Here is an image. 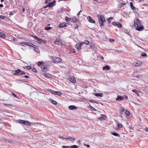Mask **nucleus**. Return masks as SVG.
Returning a JSON list of instances; mask_svg holds the SVG:
<instances>
[{
    "mask_svg": "<svg viewBox=\"0 0 148 148\" xmlns=\"http://www.w3.org/2000/svg\"><path fill=\"white\" fill-rule=\"evenodd\" d=\"M134 22V25L137 30L140 31L144 29L143 26L141 25L140 21L138 19L135 18Z\"/></svg>",
    "mask_w": 148,
    "mask_h": 148,
    "instance_id": "nucleus-1",
    "label": "nucleus"
},
{
    "mask_svg": "<svg viewBox=\"0 0 148 148\" xmlns=\"http://www.w3.org/2000/svg\"><path fill=\"white\" fill-rule=\"evenodd\" d=\"M97 17L99 18V21L100 26L103 25V23L105 22V19L104 16L103 15L99 14L97 15Z\"/></svg>",
    "mask_w": 148,
    "mask_h": 148,
    "instance_id": "nucleus-2",
    "label": "nucleus"
},
{
    "mask_svg": "<svg viewBox=\"0 0 148 148\" xmlns=\"http://www.w3.org/2000/svg\"><path fill=\"white\" fill-rule=\"evenodd\" d=\"M18 122L24 125H31V123L29 122L28 121H26L21 119H19L18 120Z\"/></svg>",
    "mask_w": 148,
    "mask_h": 148,
    "instance_id": "nucleus-3",
    "label": "nucleus"
},
{
    "mask_svg": "<svg viewBox=\"0 0 148 148\" xmlns=\"http://www.w3.org/2000/svg\"><path fill=\"white\" fill-rule=\"evenodd\" d=\"M38 94L36 92H33L30 93V97L32 99L34 100L36 99L38 95Z\"/></svg>",
    "mask_w": 148,
    "mask_h": 148,
    "instance_id": "nucleus-4",
    "label": "nucleus"
},
{
    "mask_svg": "<svg viewBox=\"0 0 148 148\" xmlns=\"http://www.w3.org/2000/svg\"><path fill=\"white\" fill-rule=\"evenodd\" d=\"M52 59L54 62L56 63H60L61 61V59L58 57H52Z\"/></svg>",
    "mask_w": 148,
    "mask_h": 148,
    "instance_id": "nucleus-5",
    "label": "nucleus"
},
{
    "mask_svg": "<svg viewBox=\"0 0 148 148\" xmlns=\"http://www.w3.org/2000/svg\"><path fill=\"white\" fill-rule=\"evenodd\" d=\"M31 36L34 38L35 40H37V42L38 43L40 44L42 43V40L40 38L37 37L36 36H34L33 35H32Z\"/></svg>",
    "mask_w": 148,
    "mask_h": 148,
    "instance_id": "nucleus-6",
    "label": "nucleus"
},
{
    "mask_svg": "<svg viewBox=\"0 0 148 148\" xmlns=\"http://www.w3.org/2000/svg\"><path fill=\"white\" fill-rule=\"evenodd\" d=\"M142 64V62L140 61L138 62H134L133 63V65L136 67L140 66Z\"/></svg>",
    "mask_w": 148,
    "mask_h": 148,
    "instance_id": "nucleus-7",
    "label": "nucleus"
},
{
    "mask_svg": "<svg viewBox=\"0 0 148 148\" xmlns=\"http://www.w3.org/2000/svg\"><path fill=\"white\" fill-rule=\"evenodd\" d=\"M56 3V1H53L52 2L50 3L49 4H47L45 7H44V8H45L48 7H51L55 5V3Z\"/></svg>",
    "mask_w": 148,
    "mask_h": 148,
    "instance_id": "nucleus-8",
    "label": "nucleus"
},
{
    "mask_svg": "<svg viewBox=\"0 0 148 148\" xmlns=\"http://www.w3.org/2000/svg\"><path fill=\"white\" fill-rule=\"evenodd\" d=\"M106 118V116L104 114H101V116L98 117L97 119L100 121H102V120H105Z\"/></svg>",
    "mask_w": 148,
    "mask_h": 148,
    "instance_id": "nucleus-9",
    "label": "nucleus"
},
{
    "mask_svg": "<svg viewBox=\"0 0 148 148\" xmlns=\"http://www.w3.org/2000/svg\"><path fill=\"white\" fill-rule=\"evenodd\" d=\"M83 44L82 42H81L79 44H77L75 45V47L78 50H79L81 49V47L82 46Z\"/></svg>",
    "mask_w": 148,
    "mask_h": 148,
    "instance_id": "nucleus-10",
    "label": "nucleus"
},
{
    "mask_svg": "<svg viewBox=\"0 0 148 148\" xmlns=\"http://www.w3.org/2000/svg\"><path fill=\"white\" fill-rule=\"evenodd\" d=\"M61 40L60 39H57L54 42L55 44L60 45L61 43Z\"/></svg>",
    "mask_w": 148,
    "mask_h": 148,
    "instance_id": "nucleus-11",
    "label": "nucleus"
},
{
    "mask_svg": "<svg viewBox=\"0 0 148 148\" xmlns=\"http://www.w3.org/2000/svg\"><path fill=\"white\" fill-rule=\"evenodd\" d=\"M14 72L13 74L16 75H20V73L21 72V70L18 69L17 70L13 71Z\"/></svg>",
    "mask_w": 148,
    "mask_h": 148,
    "instance_id": "nucleus-12",
    "label": "nucleus"
},
{
    "mask_svg": "<svg viewBox=\"0 0 148 148\" xmlns=\"http://www.w3.org/2000/svg\"><path fill=\"white\" fill-rule=\"evenodd\" d=\"M87 19L88 21L90 23H95V21L92 19L90 16H88L87 17Z\"/></svg>",
    "mask_w": 148,
    "mask_h": 148,
    "instance_id": "nucleus-13",
    "label": "nucleus"
},
{
    "mask_svg": "<svg viewBox=\"0 0 148 148\" xmlns=\"http://www.w3.org/2000/svg\"><path fill=\"white\" fill-rule=\"evenodd\" d=\"M70 82L73 83H75L76 82L75 78L73 77H71L70 79Z\"/></svg>",
    "mask_w": 148,
    "mask_h": 148,
    "instance_id": "nucleus-14",
    "label": "nucleus"
},
{
    "mask_svg": "<svg viewBox=\"0 0 148 148\" xmlns=\"http://www.w3.org/2000/svg\"><path fill=\"white\" fill-rule=\"evenodd\" d=\"M66 26V23H61L60 24L59 26V27L60 28H62Z\"/></svg>",
    "mask_w": 148,
    "mask_h": 148,
    "instance_id": "nucleus-15",
    "label": "nucleus"
},
{
    "mask_svg": "<svg viewBox=\"0 0 148 148\" xmlns=\"http://www.w3.org/2000/svg\"><path fill=\"white\" fill-rule=\"evenodd\" d=\"M69 108L71 110L77 109V107L75 106H69Z\"/></svg>",
    "mask_w": 148,
    "mask_h": 148,
    "instance_id": "nucleus-16",
    "label": "nucleus"
},
{
    "mask_svg": "<svg viewBox=\"0 0 148 148\" xmlns=\"http://www.w3.org/2000/svg\"><path fill=\"white\" fill-rule=\"evenodd\" d=\"M70 21L71 22L75 23L77 21V18H72L70 19Z\"/></svg>",
    "mask_w": 148,
    "mask_h": 148,
    "instance_id": "nucleus-17",
    "label": "nucleus"
},
{
    "mask_svg": "<svg viewBox=\"0 0 148 148\" xmlns=\"http://www.w3.org/2000/svg\"><path fill=\"white\" fill-rule=\"evenodd\" d=\"M123 99V98L121 96H118L116 100L118 101H121Z\"/></svg>",
    "mask_w": 148,
    "mask_h": 148,
    "instance_id": "nucleus-18",
    "label": "nucleus"
},
{
    "mask_svg": "<svg viewBox=\"0 0 148 148\" xmlns=\"http://www.w3.org/2000/svg\"><path fill=\"white\" fill-rule=\"evenodd\" d=\"M20 43L22 45H25L27 46H29V45H30V42H20Z\"/></svg>",
    "mask_w": 148,
    "mask_h": 148,
    "instance_id": "nucleus-19",
    "label": "nucleus"
},
{
    "mask_svg": "<svg viewBox=\"0 0 148 148\" xmlns=\"http://www.w3.org/2000/svg\"><path fill=\"white\" fill-rule=\"evenodd\" d=\"M110 69V66L108 65L106 66H105L103 67V69H102L103 70H108L109 69Z\"/></svg>",
    "mask_w": 148,
    "mask_h": 148,
    "instance_id": "nucleus-20",
    "label": "nucleus"
},
{
    "mask_svg": "<svg viewBox=\"0 0 148 148\" xmlns=\"http://www.w3.org/2000/svg\"><path fill=\"white\" fill-rule=\"evenodd\" d=\"M95 95L96 97H102L103 94L102 93H96L95 94Z\"/></svg>",
    "mask_w": 148,
    "mask_h": 148,
    "instance_id": "nucleus-21",
    "label": "nucleus"
},
{
    "mask_svg": "<svg viewBox=\"0 0 148 148\" xmlns=\"http://www.w3.org/2000/svg\"><path fill=\"white\" fill-rule=\"evenodd\" d=\"M54 95H56L59 96H61L62 95V93L60 92V91H55V93Z\"/></svg>",
    "mask_w": 148,
    "mask_h": 148,
    "instance_id": "nucleus-22",
    "label": "nucleus"
},
{
    "mask_svg": "<svg viewBox=\"0 0 148 148\" xmlns=\"http://www.w3.org/2000/svg\"><path fill=\"white\" fill-rule=\"evenodd\" d=\"M29 45H29V46H32L35 49H37V48L38 47L37 46H36V45H34V44H33L32 43H30V42Z\"/></svg>",
    "mask_w": 148,
    "mask_h": 148,
    "instance_id": "nucleus-23",
    "label": "nucleus"
},
{
    "mask_svg": "<svg viewBox=\"0 0 148 148\" xmlns=\"http://www.w3.org/2000/svg\"><path fill=\"white\" fill-rule=\"evenodd\" d=\"M41 68H42V71L45 72H46L47 71L48 69L47 68H46V67H43V68L41 67Z\"/></svg>",
    "mask_w": 148,
    "mask_h": 148,
    "instance_id": "nucleus-24",
    "label": "nucleus"
},
{
    "mask_svg": "<svg viewBox=\"0 0 148 148\" xmlns=\"http://www.w3.org/2000/svg\"><path fill=\"white\" fill-rule=\"evenodd\" d=\"M49 100L53 104L55 105L57 104V102L56 101L53 100V99H49Z\"/></svg>",
    "mask_w": 148,
    "mask_h": 148,
    "instance_id": "nucleus-25",
    "label": "nucleus"
},
{
    "mask_svg": "<svg viewBox=\"0 0 148 148\" xmlns=\"http://www.w3.org/2000/svg\"><path fill=\"white\" fill-rule=\"evenodd\" d=\"M44 75L47 78H49L51 77V75L49 73H47Z\"/></svg>",
    "mask_w": 148,
    "mask_h": 148,
    "instance_id": "nucleus-26",
    "label": "nucleus"
},
{
    "mask_svg": "<svg viewBox=\"0 0 148 148\" xmlns=\"http://www.w3.org/2000/svg\"><path fill=\"white\" fill-rule=\"evenodd\" d=\"M125 4L124 3H121L120 4H119L118 5V7L119 8H121L124 6Z\"/></svg>",
    "mask_w": 148,
    "mask_h": 148,
    "instance_id": "nucleus-27",
    "label": "nucleus"
},
{
    "mask_svg": "<svg viewBox=\"0 0 148 148\" xmlns=\"http://www.w3.org/2000/svg\"><path fill=\"white\" fill-rule=\"evenodd\" d=\"M65 139L68 140H75V139L74 137H70V138H65Z\"/></svg>",
    "mask_w": 148,
    "mask_h": 148,
    "instance_id": "nucleus-28",
    "label": "nucleus"
},
{
    "mask_svg": "<svg viewBox=\"0 0 148 148\" xmlns=\"http://www.w3.org/2000/svg\"><path fill=\"white\" fill-rule=\"evenodd\" d=\"M112 134L115 136H117V137H120V135H119L116 133V132H112L111 133Z\"/></svg>",
    "mask_w": 148,
    "mask_h": 148,
    "instance_id": "nucleus-29",
    "label": "nucleus"
},
{
    "mask_svg": "<svg viewBox=\"0 0 148 148\" xmlns=\"http://www.w3.org/2000/svg\"><path fill=\"white\" fill-rule=\"evenodd\" d=\"M130 4L131 8L132 9H133V10H135L136 9L135 7L133 6V4L132 2H130Z\"/></svg>",
    "mask_w": 148,
    "mask_h": 148,
    "instance_id": "nucleus-30",
    "label": "nucleus"
},
{
    "mask_svg": "<svg viewBox=\"0 0 148 148\" xmlns=\"http://www.w3.org/2000/svg\"><path fill=\"white\" fill-rule=\"evenodd\" d=\"M82 44H85L87 45H89L90 44V42L89 41L87 40H86L84 41V42H82Z\"/></svg>",
    "mask_w": 148,
    "mask_h": 148,
    "instance_id": "nucleus-31",
    "label": "nucleus"
},
{
    "mask_svg": "<svg viewBox=\"0 0 148 148\" xmlns=\"http://www.w3.org/2000/svg\"><path fill=\"white\" fill-rule=\"evenodd\" d=\"M124 108L122 107L120 108L119 111L120 113H122L124 112Z\"/></svg>",
    "mask_w": 148,
    "mask_h": 148,
    "instance_id": "nucleus-32",
    "label": "nucleus"
},
{
    "mask_svg": "<svg viewBox=\"0 0 148 148\" xmlns=\"http://www.w3.org/2000/svg\"><path fill=\"white\" fill-rule=\"evenodd\" d=\"M0 37L4 38L5 37V35L2 33L0 32Z\"/></svg>",
    "mask_w": 148,
    "mask_h": 148,
    "instance_id": "nucleus-33",
    "label": "nucleus"
},
{
    "mask_svg": "<svg viewBox=\"0 0 148 148\" xmlns=\"http://www.w3.org/2000/svg\"><path fill=\"white\" fill-rule=\"evenodd\" d=\"M49 92L53 94H55V91H54L53 90H51L50 89H49L47 90Z\"/></svg>",
    "mask_w": 148,
    "mask_h": 148,
    "instance_id": "nucleus-34",
    "label": "nucleus"
},
{
    "mask_svg": "<svg viewBox=\"0 0 148 148\" xmlns=\"http://www.w3.org/2000/svg\"><path fill=\"white\" fill-rule=\"evenodd\" d=\"M50 25V24H48L47 26L45 27V29L47 30H49L51 29V27H48Z\"/></svg>",
    "mask_w": 148,
    "mask_h": 148,
    "instance_id": "nucleus-35",
    "label": "nucleus"
},
{
    "mask_svg": "<svg viewBox=\"0 0 148 148\" xmlns=\"http://www.w3.org/2000/svg\"><path fill=\"white\" fill-rule=\"evenodd\" d=\"M125 113L126 115L127 116H129L130 114V112L127 110H125Z\"/></svg>",
    "mask_w": 148,
    "mask_h": 148,
    "instance_id": "nucleus-36",
    "label": "nucleus"
},
{
    "mask_svg": "<svg viewBox=\"0 0 148 148\" xmlns=\"http://www.w3.org/2000/svg\"><path fill=\"white\" fill-rule=\"evenodd\" d=\"M70 19H71V18H69L67 16L65 18V19L66 21L67 22H68L69 21H70Z\"/></svg>",
    "mask_w": 148,
    "mask_h": 148,
    "instance_id": "nucleus-37",
    "label": "nucleus"
},
{
    "mask_svg": "<svg viewBox=\"0 0 148 148\" xmlns=\"http://www.w3.org/2000/svg\"><path fill=\"white\" fill-rule=\"evenodd\" d=\"M113 18L112 17H109L107 19V21L109 23H110L111 22V20L113 19Z\"/></svg>",
    "mask_w": 148,
    "mask_h": 148,
    "instance_id": "nucleus-38",
    "label": "nucleus"
},
{
    "mask_svg": "<svg viewBox=\"0 0 148 148\" xmlns=\"http://www.w3.org/2000/svg\"><path fill=\"white\" fill-rule=\"evenodd\" d=\"M117 126L119 128H120L123 127L122 125L120 123H117Z\"/></svg>",
    "mask_w": 148,
    "mask_h": 148,
    "instance_id": "nucleus-39",
    "label": "nucleus"
},
{
    "mask_svg": "<svg viewBox=\"0 0 148 148\" xmlns=\"http://www.w3.org/2000/svg\"><path fill=\"white\" fill-rule=\"evenodd\" d=\"M26 68L28 70H30L32 68V67L30 66H25Z\"/></svg>",
    "mask_w": 148,
    "mask_h": 148,
    "instance_id": "nucleus-40",
    "label": "nucleus"
},
{
    "mask_svg": "<svg viewBox=\"0 0 148 148\" xmlns=\"http://www.w3.org/2000/svg\"><path fill=\"white\" fill-rule=\"evenodd\" d=\"M12 95H13L15 98H16L17 99H19V98L17 95H16L14 93H12Z\"/></svg>",
    "mask_w": 148,
    "mask_h": 148,
    "instance_id": "nucleus-41",
    "label": "nucleus"
},
{
    "mask_svg": "<svg viewBox=\"0 0 148 148\" xmlns=\"http://www.w3.org/2000/svg\"><path fill=\"white\" fill-rule=\"evenodd\" d=\"M5 16H4L0 15V19H3L5 18Z\"/></svg>",
    "mask_w": 148,
    "mask_h": 148,
    "instance_id": "nucleus-42",
    "label": "nucleus"
},
{
    "mask_svg": "<svg viewBox=\"0 0 148 148\" xmlns=\"http://www.w3.org/2000/svg\"><path fill=\"white\" fill-rule=\"evenodd\" d=\"M116 25L118 27H122L121 24L119 22L117 23Z\"/></svg>",
    "mask_w": 148,
    "mask_h": 148,
    "instance_id": "nucleus-43",
    "label": "nucleus"
},
{
    "mask_svg": "<svg viewBox=\"0 0 148 148\" xmlns=\"http://www.w3.org/2000/svg\"><path fill=\"white\" fill-rule=\"evenodd\" d=\"M4 105L7 107H11L12 106V105L10 104H6V103L4 104Z\"/></svg>",
    "mask_w": 148,
    "mask_h": 148,
    "instance_id": "nucleus-44",
    "label": "nucleus"
},
{
    "mask_svg": "<svg viewBox=\"0 0 148 148\" xmlns=\"http://www.w3.org/2000/svg\"><path fill=\"white\" fill-rule=\"evenodd\" d=\"M42 62H38L37 64L38 66H42Z\"/></svg>",
    "mask_w": 148,
    "mask_h": 148,
    "instance_id": "nucleus-45",
    "label": "nucleus"
},
{
    "mask_svg": "<svg viewBox=\"0 0 148 148\" xmlns=\"http://www.w3.org/2000/svg\"><path fill=\"white\" fill-rule=\"evenodd\" d=\"M25 74H26V73L25 72L21 70V72L20 73V75H25Z\"/></svg>",
    "mask_w": 148,
    "mask_h": 148,
    "instance_id": "nucleus-46",
    "label": "nucleus"
},
{
    "mask_svg": "<svg viewBox=\"0 0 148 148\" xmlns=\"http://www.w3.org/2000/svg\"><path fill=\"white\" fill-rule=\"evenodd\" d=\"M141 56H143L145 57L147 56V54L145 53H141Z\"/></svg>",
    "mask_w": 148,
    "mask_h": 148,
    "instance_id": "nucleus-47",
    "label": "nucleus"
},
{
    "mask_svg": "<svg viewBox=\"0 0 148 148\" xmlns=\"http://www.w3.org/2000/svg\"><path fill=\"white\" fill-rule=\"evenodd\" d=\"M90 108L92 109V110H93V111H96V110L93 107H92V106H90L89 107Z\"/></svg>",
    "mask_w": 148,
    "mask_h": 148,
    "instance_id": "nucleus-48",
    "label": "nucleus"
},
{
    "mask_svg": "<svg viewBox=\"0 0 148 148\" xmlns=\"http://www.w3.org/2000/svg\"><path fill=\"white\" fill-rule=\"evenodd\" d=\"M32 71L36 73L37 72L36 69L34 68L32 69Z\"/></svg>",
    "mask_w": 148,
    "mask_h": 148,
    "instance_id": "nucleus-49",
    "label": "nucleus"
},
{
    "mask_svg": "<svg viewBox=\"0 0 148 148\" xmlns=\"http://www.w3.org/2000/svg\"><path fill=\"white\" fill-rule=\"evenodd\" d=\"M70 147L69 146H62V147L63 148H70Z\"/></svg>",
    "mask_w": 148,
    "mask_h": 148,
    "instance_id": "nucleus-50",
    "label": "nucleus"
},
{
    "mask_svg": "<svg viewBox=\"0 0 148 148\" xmlns=\"http://www.w3.org/2000/svg\"><path fill=\"white\" fill-rule=\"evenodd\" d=\"M82 12V11H80L78 12V13H77V16H79L81 14V13Z\"/></svg>",
    "mask_w": 148,
    "mask_h": 148,
    "instance_id": "nucleus-51",
    "label": "nucleus"
},
{
    "mask_svg": "<svg viewBox=\"0 0 148 148\" xmlns=\"http://www.w3.org/2000/svg\"><path fill=\"white\" fill-rule=\"evenodd\" d=\"M132 90L133 92H134L136 93L138 92L137 90L136 89H133V90Z\"/></svg>",
    "mask_w": 148,
    "mask_h": 148,
    "instance_id": "nucleus-52",
    "label": "nucleus"
},
{
    "mask_svg": "<svg viewBox=\"0 0 148 148\" xmlns=\"http://www.w3.org/2000/svg\"><path fill=\"white\" fill-rule=\"evenodd\" d=\"M72 148H77V146L76 145H73L71 147Z\"/></svg>",
    "mask_w": 148,
    "mask_h": 148,
    "instance_id": "nucleus-53",
    "label": "nucleus"
},
{
    "mask_svg": "<svg viewBox=\"0 0 148 148\" xmlns=\"http://www.w3.org/2000/svg\"><path fill=\"white\" fill-rule=\"evenodd\" d=\"M13 14H14L13 13L11 12H10L9 13V15L10 16H12L13 15Z\"/></svg>",
    "mask_w": 148,
    "mask_h": 148,
    "instance_id": "nucleus-54",
    "label": "nucleus"
},
{
    "mask_svg": "<svg viewBox=\"0 0 148 148\" xmlns=\"http://www.w3.org/2000/svg\"><path fill=\"white\" fill-rule=\"evenodd\" d=\"M116 24L117 23L115 22H114L112 23V24L114 26L116 25Z\"/></svg>",
    "mask_w": 148,
    "mask_h": 148,
    "instance_id": "nucleus-55",
    "label": "nucleus"
},
{
    "mask_svg": "<svg viewBox=\"0 0 148 148\" xmlns=\"http://www.w3.org/2000/svg\"><path fill=\"white\" fill-rule=\"evenodd\" d=\"M24 77L26 78H29V76L26 75L24 76Z\"/></svg>",
    "mask_w": 148,
    "mask_h": 148,
    "instance_id": "nucleus-56",
    "label": "nucleus"
},
{
    "mask_svg": "<svg viewBox=\"0 0 148 148\" xmlns=\"http://www.w3.org/2000/svg\"><path fill=\"white\" fill-rule=\"evenodd\" d=\"M145 130L146 131H147V132H148V128H145Z\"/></svg>",
    "mask_w": 148,
    "mask_h": 148,
    "instance_id": "nucleus-57",
    "label": "nucleus"
},
{
    "mask_svg": "<svg viewBox=\"0 0 148 148\" xmlns=\"http://www.w3.org/2000/svg\"><path fill=\"white\" fill-rule=\"evenodd\" d=\"M42 43H43V44H45L46 43V42L44 40H42Z\"/></svg>",
    "mask_w": 148,
    "mask_h": 148,
    "instance_id": "nucleus-58",
    "label": "nucleus"
},
{
    "mask_svg": "<svg viewBox=\"0 0 148 148\" xmlns=\"http://www.w3.org/2000/svg\"><path fill=\"white\" fill-rule=\"evenodd\" d=\"M84 145H86L87 147H90V145H86V144H84Z\"/></svg>",
    "mask_w": 148,
    "mask_h": 148,
    "instance_id": "nucleus-59",
    "label": "nucleus"
},
{
    "mask_svg": "<svg viewBox=\"0 0 148 148\" xmlns=\"http://www.w3.org/2000/svg\"><path fill=\"white\" fill-rule=\"evenodd\" d=\"M59 138L61 139H65V138H64L62 136H60Z\"/></svg>",
    "mask_w": 148,
    "mask_h": 148,
    "instance_id": "nucleus-60",
    "label": "nucleus"
},
{
    "mask_svg": "<svg viewBox=\"0 0 148 148\" xmlns=\"http://www.w3.org/2000/svg\"><path fill=\"white\" fill-rule=\"evenodd\" d=\"M138 77L139 78H143V77L142 76H141V75H139L138 76Z\"/></svg>",
    "mask_w": 148,
    "mask_h": 148,
    "instance_id": "nucleus-61",
    "label": "nucleus"
},
{
    "mask_svg": "<svg viewBox=\"0 0 148 148\" xmlns=\"http://www.w3.org/2000/svg\"><path fill=\"white\" fill-rule=\"evenodd\" d=\"M22 9L23 12H24L25 10V9L24 8H22Z\"/></svg>",
    "mask_w": 148,
    "mask_h": 148,
    "instance_id": "nucleus-62",
    "label": "nucleus"
},
{
    "mask_svg": "<svg viewBox=\"0 0 148 148\" xmlns=\"http://www.w3.org/2000/svg\"><path fill=\"white\" fill-rule=\"evenodd\" d=\"M3 4H0V7H3Z\"/></svg>",
    "mask_w": 148,
    "mask_h": 148,
    "instance_id": "nucleus-63",
    "label": "nucleus"
},
{
    "mask_svg": "<svg viewBox=\"0 0 148 148\" xmlns=\"http://www.w3.org/2000/svg\"><path fill=\"white\" fill-rule=\"evenodd\" d=\"M110 42H112V41H114V40L112 39H110Z\"/></svg>",
    "mask_w": 148,
    "mask_h": 148,
    "instance_id": "nucleus-64",
    "label": "nucleus"
}]
</instances>
